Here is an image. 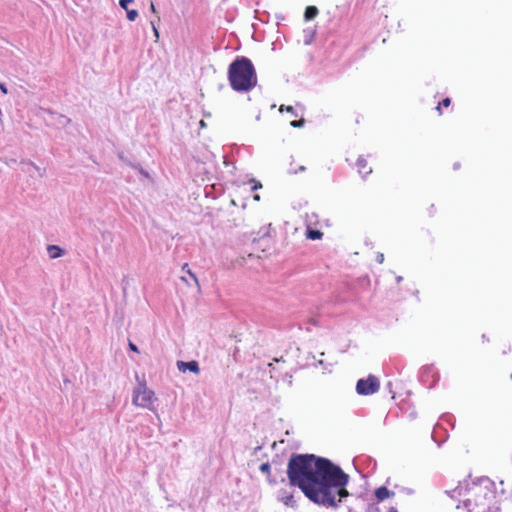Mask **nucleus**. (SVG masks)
<instances>
[{
  "label": "nucleus",
  "instance_id": "f257e3e1",
  "mask_svg": "<svg viewBox=\"0 0 512 512\" xmlns=\"http://www.w3.org/2000/svg\"><path fill=\"white\" fill-rule=\"evenodd\" d=\"M292 486L298 487L313 503L337 508L349 496V475L327 458L313 454H293L287 465Z\"/></svg>",
  "mask_w": 512,
  "mask_h": 512
},
{
  "label": "nucleus",
  "instance_id": "f03ea898",
  "mask_svg": "<svg viewBox=\"0 0 512 512\" xmlns=\"http://www.w3.org/2000/svg\"><path fill=\"white\" fill-rule=\"evenodd\" d=\"M451 497L462 496L463 506L468 512H501L504 490L498 491L495 482L481 477L468 482L465 487L458 486Z\"/></svg>",
  "mask_w": 512,
  "mask_h": 512
},
{
  "label": "nucleus",
  "instance_id": "7ed1b4c3",
  "mask_svg": "<svg viewBox=\"0 0 512 512\" xmlns=\"http://www.w3.org/2000/svg\"><path fill=\"white\" fill-rule=\"evenodd\" d=\"M228 81L236 92H248L256 87L258 79L252 61L238 56L228 67Z\"/></svg>",
  "mask_w": 512,
  "mask_h": 512
},
{
  "label": "nucleus",
  "instance_id": "20e7f679",
  "mask_svg": "<svg viewBox=\"0 0 512 512\" xmlns=\"http://www.w3.org/2000/svg\"><path fill=\"white\" fill-rule=\"evenodd\" d=\"M157 401L155 392L148 388L146 381H138L137 386L133 390L132 403L133 405L145 408L150 411H155L154 403Z\"/></svg>",
  "mask_w": 512,
  "mask_h": 512
},
{
  "label": "nucleus",
  "instance_id": "39448f33",
  "mask_svg": "<svg viewBox=\"0 0 512 512\" xmlns=\"http://www.w3.org/2000/svg\"><path fill=\"white\" fill-rule=\"evenodd\" d=\"M380 389V381L374 375H369L367 378H361L357 381L356 392L359 395H372Z\"/></svg>",
  "mask_w": 512,
  "mask_h": 512
},
{
  "label": "nucleus",
  "instance_id": "423d86ee",
  "mask_svg": "<svg viewBox=\"0 0 512 512\" xmlns=\"http://www.w3.org/2000/svg\"><path fill=\"white\" fill-rule=\"evenodd\" d=\"M177 367L181 372H185L187 370H189L195 374H198L200 372L198 362L195 360H192L189 362L178 361Z\"/></svg>",
  "mask_w": 512,
  "mask_h": 512
},
{
  "label": "nucleus",
  "instance_id": "0eeeda50",
  "mask_svg": "<svg viewBox=\"0 0 512 512\" xmlns=\"http://www.w3.org/2000/svg\"><path fill=\"white\" fill-rule=\"evenodd\" d=\"M356 166L359 174L364 177L372 172V167L369 165L367 159L362 156L357 159Z\"/></svg>",
  "mask_w": 512,
  "mask_h": 512
},
{
  "label": "nucleus",
  "instance_id": "6e6552de",
  "mask_svg": "<svg viewBox=\"0 0 512 512\" xmlns=\"http://www.w3.org/2000/svg\"><path fill=\"white\" fill-rule=\"evenodd\" d=\"M376 499L381 502L386 498L394 496V492L388 490L386 487L381 486L375 490Z\"/></svg>",
  "mask_w": 512,
  "mask_h": 512
},
{
  "label": "nucleus",
  "instance_id": "1a4fd4ad",
  "mask_svg": "<svg viewBox=\"0 0 512 512\" xmlns=\"http://www.w3.org/2000/svg\"><path fill=\"white\" fill-rule=\"evenodd\" d=\"M47 251L52 259L59 258L64 255V250L57 245H49Z\"/></svg>",
  "mask_w": 512,
  "mask_h": 512
},
{
  "label": "nucleus",
  "instance_id": "9d476101",
  "mask_svg": "<svg viewBox=\"0 0 512 512\" xmlns=\"http://www.w3.org/2000/svg\"><path fill=\"white\" fill-rule=\"evenodd\" d=\"M319 11L316 6H307L304 12V17L306 20H312L318 15Z\"/></svg>",
  "mask_w": 512,
  "mask_h": 512
},
{
  "label": "nucleus",
  "instance_id": "9b49d317",
  "mask_svg": "<svg viewBox=\"0 0 512 512\" xmlns=\"http://www.w3.org/2000/svg\"><path fill=\"white\" fill-rule=\"evenodd\" d=\"M306 237L310 240H319L323 237V233L319 230L307 229Z\"/></svg>",
  "mask_w": 512,
  "mask_h": 512
},
{
  "label": "nucleus",
  "instance_id": "f8f14e48",
  "mask_svg": "<svg viewBox=\"0 0 512 512\" xmlns=\"http://www.w3.org/2000/svg\"><path fill=\"white\" fill-rule=\"evenodd\" d=\"M260 471L267 475V479L270 483H275L276 481L271 479V467L268 462L262 463L259 467Z\"/></svg>",
  "mask_w": 512,
  "mask_h": 512
},
{
  "label": "nucleus",
  "instance_id": "ddd939ff",
  "mask_svg": "<svg viewBox=\"0 0 512 512\" xmlns=\"http://www.w3.org/2000/svg\"><path fill=\"white\" fill-rule=\"evenodd\" d=\"M182 270L186 271L190 277L194 280L197 288L200 290V283H199V280L198 278L196 277V275L189 269L188 267V263H184L183 266H182Z\"/></svg>",
  "mask_w": 512,
  "mask_h": 512
},
{
  "label": "nucleus",
  "instance_id": "4468645a",
  "mask_svg": "<svg viewBox=\"0 0 512 512\" xmlns=\"http://www.w3.org/2000/svg\"><path fill=\"white\" fill-rule=\"evenodd\" d=\"M451 105V99L446 97L441 102L438 103L436 110L439 112V114H442V107H449Z\"/></svg>",
  "mask_w": 512,
  "mask_h": 512
},
{
  "label": "nucleus",
  "instance_id": "2eb2a0df",
  "mask_svg": "<svg viewBox=\"0 0 512 512\" xmlns=\"http://www.w3.org/2000/svg\"><path fill=\"white\" fill-rule=\"evenodd\" d=\"M279 111L280 112L286 111V112H288V114H291L293 117H297L298 116V114H297L296 110L294 109V107L290 106V105H287V106L286 105H281Z\"/></svg>",
  "mask_w": 512,
  "mask_h": 512
},
{
  "label": "nucleus",
  "instance_id": "dca6fc26",
  "mask_svg": "<svg viewBox=\"0 0 512 512\" xmlns=\"http://www.w3.org/2000/svg\"><path fill=\"white\" fill-rule=\"evenodd\" d=\"M126 12H127V19L129 21H134L138 17V12L135 9H131V10L128 9Z\"/></svg>",
  "mask_w": 512,
  "mask_h": 512
},
{
  "label": "nucleus",
  "instance_id": "f3484780",
  "mask_svg": "<svg viewBox=\"0 0 512 512\" xmlns=\"http://www.w3.org/2000/svg\"><path fill=\"white\" fill-rule=\"evenodd\" d=\"M305 124V120L303 118L299 119V120H293L290 122V125L294 128H300V127H303Z\"/></svg>",
  "mask_w": 512,
  "mask_h": 512
},
{
  "label": "nucleus",
  "instance_id": "a211bd4d",
  "mask_svg": "<svg viewBox=\"0 0 512 512\" xmlns=\"http://www.w3.org/2000/svg\"><path fill=\"white\" fill-rule=\"evenodd\" d=\"M131 2H133V0H120V1H119V4H120V6H121L123 9H125V10L127 11V10H128L127 5H128V3H131Z\"/></svg>",
  "mask_w": 512,
  "mask_h": 512
},
{
  "label": "nucleus",
  "instance_id": "6ab92c4d",
  "mask_svg": "<svg viewBox=\"0 0 512 512\" xmlns=\"http://www.w3.org/2000/svg\"><path fill=\"white\" fill-rule=\"evenodd\" d=\"M129 349L133 352L139 353L138 347L132 342H129Z\"/></svg>",
  "mask_w": 512,
  "mask_h": 512
},
{
  "label": "nucleus",
  "instance_id": "aec40b11",
  "mask_svg": "<svg viewBox=\"0 0 512 512\" xmlns=\"http://www.w3.org/2000/svg\"><path fill=\"white\" fill-rule=\"evenodd\" d=\"M151 25L153 27L154 34H155L156 38L158 39L159 38L158 29L155 27V24L153 22H151Z\"/></svg>",
  "mask_w": 512,
  "mask_h": 512
},
{
  "label": "nucleus",
  "instance_id": "412c9836",
  "mask_svg": "<svg viewBox=\"0 0 512 512\" xmlns=\"http://www.w3.org/2000/svg\"><path fill=\"white\" fill-rule=\"evenodd\" d=\"M150 9L153 13H156V8L153 2H151Z\"/></svg>",
  "mask_w": 512,
  "mask_h": 512
},
{
  "label": "nucleus",
  "instance_id": "4be33fe9",
  "mask_svg": "<svg viewBox=\"0 0 512 512\" xmlns=\"http://www.w3.org/2000/svg\"><path fill=\"white\" fill-rule=\"evenodd\" d=\"M305 170V167L304 166H300L298 170H295L294 172L297 173L298 171H304Z\"/></svg>",
  "mask_w": 512,
  "mask_h": 512
},
{
  "label": "nucleus",
  "instance_id": "5701e85b",
  "mask_svg": "<svg viewBox=\"0 0 512 512\" xmlns=\"http://www.w3.org/2000/svg\"><path fill=\"white\" fill-rule=\"evenodd\" d=\"M181 280H182L184 283L188 284V280L186 279V277H184V276H183V277H181Z\"/></svg>",
  "mask_w": 512,
  "mask_h": 512
},
{
  "label": "nucleus",
  "instance_id": "b1692460",
  "mask_svg": "<svg viewBox=\"0 0 512 512\" xmlns=\"http://www.w3.org/2000/svg\"><path fill=\"white\" fill-rule=\"evenodd\" d=\"M389 512H398V511H397V509H396V508L391 507V508L389 509Z\"/></svg>",
  "mask_w": 512,
  "mask_h": 512
},
{
  "label": "nucleus",
  "instance_id": "393cba45",
  "mask_svg": "<svg viewBox=\"0 0 512 512\" xmlns=\"http://www.w3.org/2000/svg\"><path fill=\"white\" fill-rule=\"evenodd\" d=\"M1 90L6 93V89L4 88V86H1Z\"/></svg>",
  "mask_w": 512,
  "mask_h": 512
},
{
  "label": "nucleus",
  "instance_id": "a878e982",
  "mask_svg": "<svg viewBox=\"0 0 512 512\" xmlns=\"http://www.w3.org/2000/svg\"><path fill=\"white\" fill-rule=\"evenodd\" d=\"M379 260L381 263L383 262V255H381V257H379Z\"/></svg>",
  "mask_w": 512,
  "mask_h": 512
},
{
  "label": "nucleus",
  "instance_id": "bb28decb",
  "mask_svg": "<svg viewBox=\"0 0 512 512\" xmlns=\"http://www.w3.org/2000/svg\"><path fill=\"white\" fill-rule=\"evenodd\" d=\"M379 260L381 263L383 262V255H381V257H379Z\"/></svg>",
  "mask_w": 512,
  "mask_h": 512
},
{
  "label": "nucleus",
  "instance_id": "cd10ccee",
  "mask_svg": "<svg viewBox=\"0 0 512 512\" xmlns=\"http://www.w3.org/2000/svg\"><path fill=\"white\" fill-rule=\"evenodd\" d=\"M510 379L512 380V374L510 375Z\"/></svg>",
  "mask_w": 512,
  "mask_h": 512
}]
</instances>
